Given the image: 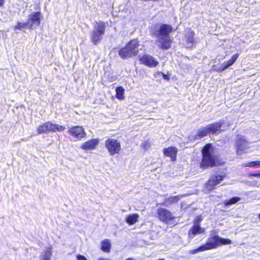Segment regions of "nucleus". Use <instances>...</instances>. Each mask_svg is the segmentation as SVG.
<instances>
[{
  "label": "nucleus",
  "instance_id": "nucleus-34",
  "mask_svg": "<svg viewBox=\"0 0 260 260\" xmlns=\"http://www.w3.org/2000/svg\"><path fill=\"white\" fill-rule=\"evenodd\" d=\"M5 3V0H0V7H3Z\"/></svg>",
  "mask_w": 260,
  "mask_h": 260
},
{
  "label": "nucleus",
  "instance_id": "nucleus-18",
  "mask_svg": "<svg viewBox=\"0 0 260 260\" xmlns=\"http://www.w3.org/2000/svg\"><path fill=\"white\" fill-rule=\"evenodd\" d=\"M239 56V53H237L234 54V55H232L231 58L229 60L224 62L222 64H221L219 68L216 69V71L218 72H220L223 71L225 69H228L229 67L232 66L237 60Z\"/></svg>",
  "mask_w": 260,
  "mask_h": 260
},
{
  "label": "nucleus",
  "instance_id": "nucleus-13",
  "mask_svg": "<svg viewBox=\"0 0 260 260\" xmlns=\"http://www.w3.org/2000/svg\"><path fill=\"white\" fill-rule=\"evenodd\" d=\"M223 124L224 122L220 121H216L206 125L209 135H218L220 134L222 131L221 127Z\"/></svg>",
  "mask_w": 260,
  "mask_h": 260
},
{
  "label": "nucleus",
  "instance_id": "nucleus-19",
  "mask_svg": "<svg viewBox=\"0 0 260 260\" xmlns=\"http://www.w3.org/2000/svg\"><path fill=\"white\" fill-rule=\"evenodd\" d=\"M247 141L243 137H239L237 138L235 141V147L237 152L242 151L245 149Z\"/></svg>",
  "mask_w": 260,
  "mask_h": 260
},
{
  "label": "nucleus",
  "instance_id": "nucleus-28",
  "mask_svg": "<svg viewBox=\"0 0 260 260\" xmlns=\"http://www.w3.org/2000/svg\"><path fill=\"white\" fill-rule=\"evenodd\" d=\"M51 256V248H49L48 249L46 250L42 258V260H50Z\"/></svg>",
  "mask_w": 260,
  "mask_h": 260
},
{
  "label": "nucleus",
  "instance_id": "nucleus-25",
  "mask_svg": "<svg viewBox=\"0 0 260 260\" xmlns=\"http://www.w3.org/2000/svg\"><path fill=\"white\" fill-rule=\"evenodd\" d=\"M240 200L241 198L240 197H233L229 200H225L223 202V205L224 206L227 207L232 204H235L237 203L238 202L240 201Z\"/></svg>",
  "mask_w": 260,
  "mask_h": 260
},
{
  "label": "nucleus",
  "instance_id": "nucleus-12",
  "mask_svg": "<svg viewBox=\"0 0 260 260\" xmlns=\"http://www.w3.org/2000/svg\"><path fill=\"white\" fill-rule=\"evenodd\" d=\"M225 177V175H216L211 176L205 183L206 189L209 191L213 190Z\"/></svg>",
  "mask_w": 260,
  "mask_h": 260
},
{
  "label": "nucleus",
  "instance_id": "nucleus-15",
  "mask_svg": "<svg viewBox=\"0 0 260 260\" xmlns=\"http://www.w3.org/2000/svg\"><path fill=\"white\" fill-rule=\"evenodd\" d=\"M178 148L175 146H171L162 149V152L166 157L170 158L171 161L174 162L177 160Z\"/></svg>",
  "mask_w": 260,
  "mask_h": 260
},
{
  "label": "nucleus",
  "instance_id": "nucleus-2",
  "mask_svg": "<svg viewBox=\"0 0 260 260\" xmlns=\"http://www.w3.org/2000/svg\"><path fill=\"white\" fill-rule=\"evenodd\" d=\"M174 31L172 26L167 23H164L160 25L158 30H151L150 34L152 36L159 37L157 40L158 48L162 50H167L171 48L173 40L170 34Z\"/></svg>",
  "mask_w": 260,
  "mask_h": 260
},
{
  "label": "nucleus",
  "instance_id": "nucleus-9",
  "mask_svg": "<svg viewBox=\"0 0 260 260\" xmlns=\"http://www.w3.org/2000/svg\"><path fill=\"white\" fill-rule=\"evenodd\" d=\"M158 219L164 223H168L173 221L175 216L168 209L164 208H158L156 210Z\"/></svg>",
  "mask_w": 260,
  "mask_h": 260
},
{
  "label": "nucleus",
  "instance_id": "nucleus-24",
  "mask_svg": "<svg viewBox=\"0 0 260 260\" xmlns=\"http://www.w3.org/2000/svg\"><path fill=\"white\" fill-rule=\"evenodd\" d=\"M124 89L122 86H118L116 88V98L119 100H123L124 99Z\"/></svg>",
  "mask_w": 260,
  "mask_h": 260
},
{
  "label": "nucleus",
  "instance_id": "nucleus-20",
  "mask_svg": "<svg viewBox=\"0 0 260 260\" xmlns=\"http://www.w3.org/2000/svg\"><path fill=\"white\" fill-rule=\"evenodd\" d=\"M183 197V195H177L174 196L169 197L165 199L162 205L164 206H169L173 204L177 203Z\"/></svg>",
  "mask_w": 260,
  "mask_h": 260
},
{
  "label": "nucleus",
  "instance_id": "nucleus-14",
  "mask_svg": "<svg viewBox=\"0 0 260 260\" xmlns=\"http://www.w3.org/2000/svg\"><path fill=\"white\" fill-rule=\"evenodd\" d=\"M29 28L32 29L35 27L39 26L41 24V13L40 12H34L28 16Z\"/></svg>",
  "mask_w": 260,
  "mask_h": 260
},
{
  "label": "nucleus",
  "instance_id": "nucleus-10",
  "mask_svg": "<svg viewBox=\"0 0 260 260\" xmlns=\"http://www.w3.org/2000/svg\"><path fill=\"white\" fill-rule=\"evenodd\" d=\"M140 63L149 68H155L159 64V61L153 56L144 53L139 57Z\"/></svg>",
  "mask_w": 260,
  "mask_h": 260
},
{
  "label": "nucleus",
  "instance_id": "nucleus-6",
  "mask_svg": "<svg viewBox=\"0 0 260 260\" xmlns=\"http://www.w3.org/2000/svg\"><path fill=\"white\" fill-rule=\"evenodd\" d=\"M106 29L105 23L103 21L96 22L90 35L91 43L96 45L99 44L105 35Z\"/></svg>",
  "mask_w": 260,
  "mask_h": 260
},
{
  "label": "nucleus",
  "instance_id": "nucleus-29",
  "mask_svg": "<svg viewBox=\"0 0 260 260\" xmlns=\"http://www.w3.org/2000/svg\"><path fill=\"white\" fill-rule=\"evenodd\" d=\"M141 147L145 151L148 150L150 146V143L149 140L144 141L141 144Z\"/></svg>",
  "mask_w": 260,
  "mask_h": 260
},
{
  "label": "nucleus",
  "instance_id": "nucleus-35",
  "mask_svg": "<svg viewBox=\"0 0 260 260\" xmlns=\"http://www.w3.org/2000/svg\"><path fill=\"white\" fill-rule=\"evenodd\" d=\"M125 260H135V259L132 257H128V258H127L126 259H125Z\"/></svg>",
  "mask_w": 260,
  "mask_h": 260
},
{
  "label": "nucleus",
  "instance_id": "nucleus-33",
  "mask_svg": "<svg viewBox=\"0 0 260 260\" xmlns=\"http://www.w3.org/2000/svg\"><path fill=\"white\" fill-rule=\"evenodd\" d=\"M77 260H87V258L85 257V256L78 254L76 256Z\"/></svg>",
  "mask_w": 260,
  "mask_h": 260
},
{
  "label": "nucleus",
  "instance_id": "nucleus-21",
  "mask_svg": "<svg viewBox=\"0 0 260 260\" xmlns=\"http://www.w3.org/2000/svg\"><path fill=\"white\" fill-rule=\"evenodd\" d=\"M112 248L110 240L105 239L101 242V250L105 253H109Z\"/></svg>",
  "mask_w": 260,
  "mask_h": 260
},
{
  "label": "nucleus",
  "instance_id": "nucleus-32",
  "mask_svg": "<svg viewBox=\"0 0 260 260\" xmlns=\"http://www.w3.org/2000/svg\"><path fill=\"white\" fill-rule=\"evenodd\" d=\"M248 176L249 177H260V173H250L248 174Z\"/></svg>",
  "mask_w": 260,
  "mask_h": 260
},
{
  "label": "nucleus",
  "instance_id": "nucleus-5",
  "mask_svg": "<svg viewBox=\"0 0 260 260\" xmlns=\"http://www.w3.org/2000/svg\"><path fill=\"white\" fill-rule=\"evenodd\" d=\"M64 129V126L48 121L40 124L37 127L36 131L38 135H42L50 132H61Z\"/></svg>",
  "mask_w": 260,
  "mask_h": 260
},
{
  "label": "nucleus",
  "instance_id": "nucleus-23",
  "mask_svg": "<svg viewBox=\"0 0 260 260\" xmlns=\"http://www.w3.org/2000/svg\"><path fill=\"white\" fill-rule=\"evenodd\" d=\"M139 217L137 213L130 214L127 216L125 221L129 225H133L138 221Z\"/></svg>",
  "mask_w": 260,
  "mask_h": 260
},
{
  "label": "nucleus",
  "instance_id": "nucleus-36",
  "mask_svg": "<svg viewBox=\"0 0 260 260\" xmlns=\"http://www.w3.org/2000/svg\"><path fill=\"white\" fill-rule=\"evenodd\" d=\"M258 217H259V220H260V213L258 214Z\"/></svg>",
  "mask_w": 260,
  "mask_h": 260
},
{
  "label": "nucleus",
  "instance_id": "nucleus-3",
  "mask_svg": "<svg viewBox=\"0 0 260 260\" xmlns=\"http://www.w3.org/2000/svg\"><path fill=\"white\" fill-rule=\"evenodd\" d=\"M231 244H232V241L230 239L221 237L217 234L215 231H213L205 243L197 248L190 250L189 253L194 254L199 252L216 249L222 245Z\"/></svg>",
  "mask_w": 260,
  "mask_h": 260
},
{
  "label": "nucleus",
  "instance_id": "nucleus-22",
  "mask_svg": "<svg viewBox=\"0 0 260 260\" xmlns=\"http://www.w3.org/2000/svg\"><path fill=\"white\" fill-rule=\"evenodd\" d=\"M209 135L206 126L200 128L194 136V139H202Z\"/></svg>",
  "mask_w": 260,
  "mask_h": 260
},
{
  "label": "nucleus",
  "instance_id": "nucleus-31",
  "mask_svg": "<svg viewBox=\"0 0 260 260\" xmlns=\"http://www.w3.org/2000/svg\"><path fill=\"white\" fill-rule=\"evenodd\" d=\"M157 74H161L162 78L166 80L169 81L170 79L171 75L169 73H168L167 74H164L162 72H158Z\"/></svg>",
  "mask_w": 260,
  "mask_h": 260
},
{
  "label": "nucleus",
  "instance_id": "nucleus-4",
  "mask_svg": "<svg viewBox=\"0 0 260 260\" xmlns=\"http://www.w3.org/2000/svg\"><path fill=\"white\" fill-rule=\"evenodd\" d=\"M139 46L140 42L137 38L130 40L124 46L119 49L118 51V55L122 59L136 56L138 54Z\"/></svg>",
  "mask_w": 260,
  "mask_h": 260
},
{
  "label": "nucleus",
  "instance_id": "nucleus-16",
  "mask_svg": "<svg viewBox=\"0 0 260 260\" xmlns=\"http://www.w3.org/2000/svg\"><path fill=\"white\" fill-rule=\"evenodd\" d=\"M99 143V139L93 138L84 142L81 144L80 147L85 151L92 150L96 148Z\"/></svg>",
  "mask_w": 260,
  "mask_h": 260
},
{
  "label": "nucleus",
  "instance_id": "nucleus-27",
  "mask_svg": "<svg viewBox=\"0 0 260 260\" xmlns=\"http://www.w3.org/2000/svg\"><path fill=\"white\" fill-rule=\"evenodd\" d=\"M244 166L248 167H254L255 166L260 167V160H255L248 162L246 163Z\"/></svg>",
  "mask_w": 260,
  "mask_h": 260
},
{
  "label": "nucleus",
  "instance_id": "nucleus-17",
  "mask_svg": "<svg viewBox=\"0 0 260 260\" xmlns=\"http://www.w3.org/2000/svg\"><path fill=\"white\" fill-rule=\"evenodd\" d=\"M205 229L201 226V225L193 224L188 231L187 235L189 239H192L196 236L204 233Z\"/></svg>",
  "mask_w": 260,
  "mask_h": 260
},
{
  "label": "nucleus",
  "instance_id": "nucleus-11",
  "mask_svg": "<svg viewBox=\"0 0 260 260\" xmlns=\"http://www.w3.org/2000/svg\"><path fill=\"white\" fill-rule=\"evenodd\" d=\"M183 40L187 48L192 49L196 47L197 40L195 38V33L190 27H188L185 29Z\"/></svg>",
  "mask_w": 260,
  "mask_h": 260
},
{
  "label": "nucleus",
  "instance_id": "nucleus-7",
  "mask_svg": "<svg viewBox=\"0 0 260 260\" xmlns=\"http://www.w3.org/2000/svg\"><path fill=\"white\" fill-rule=\"evenodd\" d=\"M105 146L110 155L119 154L121 150L120 142L117 139L108 138L105 141Z\"/></svg>",
  "mask_w": 260,
  "mask_h": 260
},
{
  "label": "nucleus",
  "instance_id": "nucleus-26",
  "mask_svg": "<svg viewBox=\"0 0 260 260\" xmlns=\"http://www.w3.org/2000/svg\"><path fill=\"white\" fill-rule=\"evenodd\" d=\"M26 27H29V22H18L17 24L14 26L13 29L15 31L21 30Z\"/></svg>",
  "mask_w": 260,
  "mask_h": 260
},
{
  "label": "nucleus",
  "instance_id": "nucleus-8",
  "mask_svg": "<svg viewBox=\"0 0 260 260\" xmlns=\"http://www.w3.org/2000/svg\"><path fill=\"white\" fill-rule=\"evenodd\" d=\"M67 132L76 141H80L86 136L84 128L80 125L72 126L68 129Z\"/></svg>",
  "mask_w": 260,
  "mask_h": 260
},
{
  "label": "nucleus",
  "instance_id": "nucleus-1",
  "mask_svg": "<svg viewBox=\"0 0 260 260\" xmlns=\"http://www.w3.org/2000/svg\"><path fill=\"white\" fill-rule=\"evenodd\" d=\"M202 158L200 162V168L203 170L207 168L223 165L224 162L215 154L214 147L212 143H207L201 150Z\"/></svg>",
  "mask_w": 260,
  "mask_h": 260
},
{
  "label": "nucleus",
  "instance_id": "nucleus-30",
  "mask_svg": "<svg viewBox=\"0 0 260 260\" xmlns=\"http://www.w3.org/2000/svg\"><path fill=\"white\" fill-rule=\"evenodd\" d=\"M202 220V217L201 215H197L193 220V224L200 225V222Z\"/></svg>",
  "mask_w": 260,
  "mask_h": 260
}]
</instances>
